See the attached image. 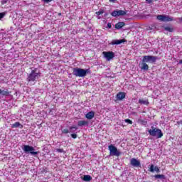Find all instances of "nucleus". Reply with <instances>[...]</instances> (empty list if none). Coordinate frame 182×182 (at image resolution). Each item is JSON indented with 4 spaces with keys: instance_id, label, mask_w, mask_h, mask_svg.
Wrapping results in <instances>:
<instances>
[{
    "instance_id": "4c0bfd02",
    "label": "nucleus",
    "mask_w": 182,
    "mask_h": 182,
    "mask_svg": "<svg viewBox=\"0 0 182 182\" xmlns=\"http://www.w3.org/2000/svg\"><path fill=\"white\" fill-rule=\"evenodd\" d=\"M179 63H180L181 65H182V60H181L179 61Z\"/></svg>"
},
{
    "instance_id": "f257e3e1",
    "label": "nucleus",
    "mask_w": 182,
    "mask_h": 182,
    "mask_svg": "<svg viewBox=\"0 0 182 182\" xmlns=\"http://www.w3.org/2000/svg\"><path fill=\"white\" fill-rule=\"evenodd\" d=\"M87 73H89V69L75 68L73 71V75L77 77H85Z\"/></svg>"
},
{
    "instance_id": "cd10ccee",
    "label": "nucleus",
    "mask_w": 182,
    "mask_h": 182,
    "mask_svg": "<svg viewBox=\"0 0 182 182\" xmlns=\"http://www.w3.org/2000/svg\"><path fill=\"white\" fill-rule=\"evenodd\" d=\"M125 123H129V124H133V121H132L129 119H125Z\"/></svg>"
},
{
    "instance_id": "b1692460",
    "label": "nucleus",
    "mask_w": 182,
    "mask_h": 182,
    "mask_svg": "<svg viewBox=\"0 0 182 182\" xmlns=\"http://www.w3.org/2000/svg\"><path fill=\"white\" fill-rule=\"evenodd\" d=\"M19 126H21V123L17 122H15L14 124H13L11 127H12V129H15L16 127H19Z\"/></svg>"
},
{
    "instance_id": "c9c22d12",
    "label": "nucleus",
    "mask_w": 182,
    "mask_h": 182,
    "mask_svg": "<svg viewBox=\"0 0 182 182\" xmlns=\"http://www.w3.org/2000/svg\"><path fill=\"white\" fill-rule=\"evenodd\" d=\"M177 124H178V125L182 124V121H181H181H178V122H177Z\"/></svg>"
},
{
    "instance_id": "f3484780",
    "label": "nucleus",
    "mask_w": 182,
    "mask_h": 182,
    "mask_svg": "<svg viewBox=\"0 0 182 182\" xmlns=\"http://www.w3.org/2000/svg\"><path fill=\"white\" fill-rule=\"evenodd\" d=\"M124 97H126V94H124V92H119L117 95V98L118 100H123Z\"/></svg>"
},
{
    "instance_id": "5701e85b",
    "label": "nucleus",
    "mask_w": 182,
    "mask_h": 182,
    "mask_svg": "<svg viewBox=\"0 0 182 182\" xmlns=\"http://www.w3.org/2000/svg\"><path fill=\"white\" fill-rule=\"evenodd\" d=\"M139 103L140 105H149V100H139Z\"/></svg>"
},
{
    "instance_id": "4468645a",
    "label": "nucleus",
    "mask_w": 182,
    "mask_h": 182,
    "mask_svg": "<svg viewBox=\"0 0 182 182\" xmlns=\"http://www.w3.org/2000/svg\"><path fill=\"white\" fill-rule=\"evenodd\" d=\"M85 117L86 119H87L88 120H92V119H93V117H95V112L91 111L88 113H87L85 114Z\"/></svg>"
},
{
    "instance_id": "a878e982",
    "label": "nucleus",
    "mask_w": 182,
    "mask_h": 182,
    "mask_svg": "<svg viewBox=\"0 0 182 182\" xmlns=\"http://www.w3.org/2000/svg\"><path fill=\"white\" fill-rule=\"evenodd\" d=\"M165 31H168V32H173V28L169 27V26H166L164 27Z\"/></svg>"
},
{
    "instance_id": "2eb2a0df",
    "label": "nucleus",
    "mask_w": 182,
    "mask_h": 182,
    "mask_svg": "<svg viewBox=\"0 0 182 182\" xmlns=\"http://www.w3.org/2000/svg\"><path fill=\"white\" fill-rule=\"evenodd\" d=\"M158 29L157 23H153L147 28V31H157Z\"/></svg>"
},
{
    "instance_id": "6e6552de",
    "label": "nucleus",
    "mask_w": 182,
    "mask_h": 182,
    "mask_svg": "<svg viewBox=\"0 0 182 182\" xmlns=\"http://www.w3.org/2000/svg\"><path fill=\"white\" fill-rule=\"evenodd\" d=\"M127 12L123 11V10H114L112 12L111 15L112 16H124Z\"/></svg>"
},
{
    "instance_id": "72a5a7b5",
    "label": "nucleus",
    "mask_w": 182,
    "mask_h": 182,
    "mask_svg": "<svg viewBox=\"0 0 182 182\" xmlns=\"http://www.w3.org/2000/svg\"><path fill=\"white\" fill-rule=\"evenodd\" d=\"M146 4H151L153 2V0H146Z\"/></svg>"
},
{
    "instance_id": "dca6fc26",
    "label": "nucleus",
    "mask_w": 182,
    "mask_h": 182,
    "mask_svg": "<svg viewBox=\"0 0 182 182\" xmlns=\"http://www.w3.org/2000/svg\"><path fill=\"white\" fill-rule=\"evenodd\" d=\"M150 171L151 173H154V171L156 173H160V168H159L157 166H154V165H151Z\"/></svg>"
},
{
    "instance_id": "aec40b11",
    "label": "nucleus",
    "mask_w": 182,
    "mask_h": 182,
    "mask_svg": "<svg viewBox=\"0 0 182 182\" xmlns=\"http://www.w3.org/2000/svg\"><path fill=\"white\" fill-rule=\"evenodd\" d=\"M83 181H92V176H90V175H85L83 178H82Z\"/></svg>"
},
{
    "instance_id": "c756f323",
    "label": "nucleus",
    "mask_w": 182,
    "mask_h": 182,
    "mask_svg": "<svg viewBox=\"0 0 182 182\" xmlns=\"http://www.w3.org/2000/svg\"><path fill=\"white\" fill-rule=\"evenodd\" d=\"M71 137H73V139H77V134H71Z\"/></svg>"
},
{
    "instance_id": "e433bc0d",
    "label": "nucleus",
    "mask_w": 182,
    "mask_h": 182,
    "mask_svg": "<svg viewBox=\"0 0 182 182\" xmlns=\"http://www.w3.org/2000/svg\"><path fill=\"white\" fill-rule=\"evenodd\" d=\"M109 2H113V3H114V2H116V0H109Z\"/></svg>"
},
{
    "instance_id": "7ed1b4c3",
    "label": "nucleus",
    "mask_w": 182,
    "mask_h": 182,
    "mask_svg": "<svg viewBox=\"0 0 182 182\" xmlns=\"http://www.w3.org/2000/svg\"><path fill=\"white\" fill-rule=\"evenodd\" d=\"M40 76H41V73L38 72V68H35L28 75L27 77V80L28 82H36V80H38V79H39Z\"/></svg>"
},
{
    "instance_id": "1a4fd4ad",
    "label": "nucleus",
    "mask_w": 182,
    "mask_h": 182,
    "mask_svg": "<svg viewBox=\"0 0 182 182\" xmlns=\"http://www.w3.org/2000/svg\"><path fill=\"white\" fill-rule=\"evenodd\" d=\"M156 18L159 21H161V22H170V21H173V18H171V17H168V16L164 15H158Z\"/></svg>"
},
{
    "instance_id": "c85d7f7f",
    "label": "nucleus",
    "mask_w": 182,
    "mask_h": 182,
    "mask_svg": "<svg viewBox=\"0 0 182 182\" xmlns=\"http://www.w3.org/2000/svg\"><path fill=\"white\" fill-rule=\"evenodd\" d=\"M62 133H64L65 134H68V133H69V129H63Z\"/></svg>"
},
{
    "instance_id": "412c9836",
    "label": "nucleus",
    "mask_w": 182,
    "mask_h": 182,
    "mask_svg": "<svg viewBox=\"0 0 182 182\" xmlns=\"http://www.w3.org/2000/svg\"><path fill=\"white\" fill-rule=\"evenodd\" d=\"M138 123L139 124H143V126H146L147 124V121L141 119V118L138 119Z\"/></svg>"
},
{
    "instance_id": "20e7f679",
    "label": "nucleus",
    "mask_w": 182,
    "mask_h": 182,
    "mask_svg": "<svg viewBox=\"0 0 182 182\" xmlns=\"http://www.w3.org/2000/svg\"><path fill=\"white\" fill-rule=\"evenodd\" d=\"M108 149L109 150V154L110 156H116L117 157H119L122 153L120 151L117 149V148L112 144L109 145L108 146Z\"/></svg>"
},
{
    "instance_id": "f03ea898",
    "label": "nucleus",
    "mask_w": 182,
    "mask_h": 182,
    "mask_svg": "<svg viewBox=\"0 0 182 182\" xmlns=\"http://www.w3.org/2000/svg\"><path fill=\"white\" fill-rule=\"evenodd\" d=\"M149 134L153 137H156V139H161L163 137V132L161 129H157L154 127H151V129L148 130Z\"/></svg>"
},
{
    "instance_id": "a211bd4d",
    "label": "nucleus",
    "mask_w": 182,
    "mask_h": 182,
    "mask_svg": "<svg viewBox=\"0 0 182 182\" xmlns=\"http://www.w3.org/2000/svg\"><path fill=\"white\" fill-rule=\"evenodd\" d=\"M124 25H125L124 22H118L115 25V28H116V29H122V28H123V26H124Z\"/></svg>"
},
{
    "instance_id": "0eeeda50",
    "label": "nucleus",
    "mask_w": 182,
    "mask_h": 182,
    "mask_svg": "<svg viewBox=\"0 0 182 182\" xmlns=\"http://www.w3.org/2000/svg\"><path fill=\"white\" fill-rule=\"evenodd\" d=\"M104 58H105V59L107 60H112V59H113V58H114V53H113L112 51H104L102 53Z\"/></svg>"
},
{
    "instance_id": "bb28decb",
    "label": "nucleus",
    "mask_w": 182,
    "mask_h": 182,
    "mask_svg": "<svg viewBox=\"0 0 182 182\" xmlns=\"http://www.w3.org/2000/svg\"><path fill=\"white\" fill-rule=\"evenodd\" d=\"M104 13H105V11L100 10L99 11H97L95 14L99 16V15H103Z\"/></svg>"
},
{
    "instance_id": "f704fd0d",
    "label": "nucleus",
    "mask_w": 182,
    "mask_h": 182,
    "mask_svg": "<svg viewBox=\"0 0 182 182\" xmlns=\"http://www.w3.org/2000/svg\"><path fill=\"white\" fill-rule=\"evenodd\" d=\"M107 26H108V28L110 29V28H112V23H107Z\"/></svg>"
},
{
    "instance_id": "473e14b6",
    "label": "nucleus",
    "mask_w": 182,
    "mask_h": 182,
    "mask_svg": "<svg viewBox=\"0 0 182 182\" xmlns=\"http://www.w3.org/2000/svg\"><path fill=\"white\" fill-rule=\"evenodd\" d=\"M58 153H63V149H57Z\"/></svg>"
},
{
    "instance_id": "2f4dec72",
    "label": "nucleus",
    "mask_w": 182,
    "mask_h": 182,
    "mask_svg": "<svg viewBox=\"0 0 182 182\" xmlns=\"http://www.w3.org/2000/svg\"><path fill=\"white\" fill-rule=\"evenodd\" d=\"M4 16H5V14L0 13V19H2V18H4Z\"/></svg>"
},
{
    "instance_id": "39448f33",
    "label": "nucleus",
    "mask_w": 182,
    "mask_h": 182,
    "mask_svg": "<svg viewBox=\"0 0 182 182\" xmlns=\"http://www.w3.org/2000/svg\"><path fill=\"white\" fill-rule=\"evenodd\" d=\"M23 151L25 153H30L31 156H36V154H38V151H35V148L29 145H24L23 147Z\"/></svg>"
},
{
    "instance_id": "423d86ee",
    "label": "nucleus",
    "mask_w": 182,
    "mask_h": 182,
    "mask_svg": "<svg viewBox=\"0 0 182 182\" xmlns=\"http://www.w3.org/2000/svg\"><path fill=\"white\" fill-rule=\"evenodd\" d=\"M159 59V58L154 56V55H144L143 57V62H145L146 63H154L156 61Z\"/></svg>"
},
{
    "instance_id": "f8f14e48",
    "label": "nucleus",
    "mask_w": 182,
    "mask_h": 182,
    "mask_svg": "<svg viewBox=\"0 0 182 182\" xmlns=\"http://www.w3.org/2000/svg\"><path fill=\"white\" fill-rule=\"evenodd\" d=\"M139 68L141 70H149V65L146 62H144L143 60L141 63H139Z\"/></svg>"
},
{
    "instance_id": "393cba45",
    "label": "nucleus",
    "mask_w": 182,
    "mask_h": 182,
    "mask_svg": "<svg viewBox=\"0 0 182 182\" xmlns=\"http://www.w3.org/2000/svg\"><path fill=\"white\" fill-rule=\"evenodd\" d=\"M77 130L76 127H70V133H75Z\"/></svg>"
},
{
    "instance_id": "4be33fe9",
    "label": "nucleus",
    "mask_w": 182,
    "mask_h": 182,
    "mask_svg": "<svg viewBox=\"0 0 182 182\" xmlns=\"http://www.w3.org/2000/svg\"><path fill=\"white\" fill-rule=\"evenodd\" d=\"M154 178H159L160 180H165L166 179V176L163 174H161V175H160V174L155 175Z\"/></svg>"
},
{
    "instance_id": "7c9ffc66",
    "label": "nucleus",
    "mask_w": 182,
    "mask_h": 182,
    "mask_svg": "<svg viewBox=\"0 0 182 182\" xmlns=\"http://www.w3.org/2000/svg\"><path fill=\"white\" fill-rule=\"evenodd\" d=\"M43 2H46V4H49V2H52L53 0H42Z\"/></svg>"
},
{
    "instance_id": "ddd939ff",
    "label": "nucleus",
    "mask_w": 182,
    "mask_h": 182,
    "mask_svg": "<svg viewBox=\"0 0 182 182\" xmlns=\"http://www.w3.org/2000/svg\"><path fill=\"white\" fill-rule=\"evenodd\" d=\"M0 95L1 96H9V95H11V92L6 88H3L0 90Z\"/></svg>"
},
{
    "instance_id": "9d476101",
    "label": "nucleus",
    "mask_w": 182,
    "mask_h": 182,
    "mask_svg": "<svg viewBox=\"0 0 182 182\" xmlns=\"http://www.w3.org/2000/svg\"><path fill=\"white\" fill-rule=\"evenodd\" d=\"M131 166H133V167H140L141 164L140 161L136 159V158H133L130 161Z\"/></svg>"
},
{
    "instance_id": "9b49d317",
    "label": "nucleus",
    "mask_w": 182,
    "mask_h": 182,
    "mask_svg": "<svg viewBox=\"0 0 182 182\" xmlns=\"http://www.w3.org/2000/svg\"><path fill=\"white\" fill-rule=\"evenodd\" d=\"M124 42L127 41L125 39L112 40L109 45H120L124 43Z\"/></svg>"
},
{
    "instance_id": "6ab92c4d",
    "label": "nucleus",
    "mask_w": 182,
    "mask_h": 182,
    "mask_svg": "<svg viewBox=\"0 0 182 182\" xmlns=\"http://www.w3.org/2000/svg\"><path fill=\"white\" fill-rule=\"evenodd\" d=\"M88 124L89 122L87 121L81 120V121H78L77 126H86Z\"/></svg>"
}]
</instances>
